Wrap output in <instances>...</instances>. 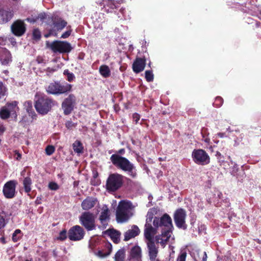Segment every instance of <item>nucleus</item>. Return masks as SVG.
Listing matches in <instances>:
<instances>
[{
	"mask_svg": "<svg viewBox=\"0 0 261 261\" xmlns=\"http://www.w3.org/2000/svg\"><path fill=\"white\" fill-rule=\"evenodd\" d=\"M152 218L153 213L151 212L147 213L144 233L147 240L146 244L149 259L150 261H156V260H159L156 258L158 254V248L153 241V236L155 234V230L152 228L151 221Z\"/></svg>",
	"mask_w": 261,
	"mask_h": 261,
	"instance_id": "1",
	"label": "nucleus"
},
{
	"mask_svg": "<svg viewBox=\"0 0 261 261\" xmlns=\"http://www.w3.org/2000/svg\"><path fill=\"white\" fill-rule=\"evenodd\" d=\"M110 160L115 166L126 172L132 177L135 178L136 176V167L127 159L118 154H113L111 156Z\"/></svg>",
	"mask_w": 261,
	"mask_h": 261,
	"instance_id": "2",
	"label": "nucleus"
},
{
	"mask_svg": "<svg viewBox=\"0 0 261 261\" xmlns=\"http://www.w3.org/2000/svg\"><path fill=\"white\" fill-rule=\"evenodd\" d=\"M132 204L129 201H121L119 202L117 211L116 218L118 222H124L133 215Z\"/></svg>",
	"mask_w": 261,
	"mask_h": 261,
	"instance_id": "3",
	"label": "nucleus"
},
{
	"mask_svg": "<svg viewBox=\"0 0 261 261\" xmlns=\"http://www.w3.org/2000/svg\"><path fill=\"white\" fill-rule=\"evenodd\" d=\"M124 177L119 173L110 174L106 181V189L109 192H115L123 185Z\"/></svg>",
	"mask_w": 261,
	"mask_h": 261,
	"instance_id": "4",
	"label": "nucleus"
},
{
	"mask_svg": "<svg viewBox=\"0 0 261 261\" xmlns=\"http://www.w3.org/2000/svg\"><path fill=\"white\" fill-rule=\"evenodd\" d=\"M151 212L153 213L152 210H150L148 212ZM154 214H153V216ZM152 222L153 226H152V228L154 229L155 230V234L157 232V228L159 227H161L162 229V231L164 230H171V229L173 227L172 223V219L171 217L167 214H165L162 217L160 218H158L156 217H153L152 219L151 223Z\"/></svg>",
	"mask_w": 261,
	"mask_h": 261,
	"instance_id": "5",
	"label": "nucleus"
},
{
	"mask_svg": "<svg viewBox=\"0 0 261 261\" xmlns=\"http://www.w3.org/2000/svg\"><path fill=\"white\" fill-rule=\"evenodd\" d=\"M53 106V100L45 95L39 96L35 101V109L41 115L46 114Z\"/></svg>",
	"mask_w": 261,
	"mask_h": 261,
	"instance_id": "6",
	"label": "nucleus"
},
{
	"mask_svg": "<svg viewBox=\"0 0 261 261\" xmlns=\"http://www.w3.org/2000/svg\"><path fill=\"white\" fill-rule=\"evenodd\" d=\"M46 46L54 54L69 53L72 49L70 44L68 42L59 40H55L51 42L47 41Z\"/></svg>",
	"mask_w": 261,
	"mask_h": 261,
	"instance_id": "7",
	"label": "nucleus"
},
{
	"mask_svg": "<svg viewBox=\"0 0 261 261\" xmlns=\"http://www.w3.org/2000/svg\"><path fill=\"white\" fill-rule=\"evenodd\" d=\"M72 85L68 83L60 84L58 82L50 83L46 88L47 93L58 95L71 91Z\"/></svg>",
	"mask_w": 261,
	"mask_h": 261,
	"instance_id": "8",
	"label": "nucleus"
},
{
	"mask_svg": "<svg viewBox=\"0 0 261 261\" xmlns=\"http://www.w3.org/2000/svg\"><path fill=\"white\" fill-rule=\"evenodd\" d=\"M80 223L88 230L91 231L96 228L95 216L90 212H84L79 217Z\"/></svg>",
	"mask_w": 261,
	"mask_h": 261,
	"instance_id": "9",
	"label": "nucleus"
},
{
	"mask_svg": "<svg viewBox=\"0 0 261 261\" xmlns=\"http://www.w3.org/2000/svg\"><path fill=\"white\" fill-rule=\"evenodd\" d=\"M193 161L197 164L205 165L210 163V158L208 154L203 149H194L192 153Z\"/></svg>",
	"mask_w": 261,
	"mask_h": 261,
	"instance_id": "10",
	"label": "nucleus"
},
{
	"mask_svg": "<svg viewBox=\"0 0 261 261\" xmlns=\"http://www.w3.org/2000/svg\"><path fill=\"white\" fill-rule=\"evenodd\" d=\"M17 185V181L15 180H9L4 185L3 193L5 198L12 199L15 197Z\"/></svg>",
	"mask_w": 261,
	"mask_h": 261,
	"instance_id": "11",
	"label": "nucleus"
},
{
	"mask_svg": "<svg viewBox=\"0 0 261 261\" xmlns=\"http://www.w3.org/2000/svg\"><path fill=\"white\" fill-rule=\"evenodd\" d=\"M186 212L182 208L177 210L174 214V220L176 226L179 228L186 229L187 225L186 224Z\"/></svg>",
	"mask_w": 261,
	"mask_h": 261,
	"instance_id": "12",
	"label": "nucleus"
},
{
	"mask_svg": "<svg viewBox=\"0 0 261 261\" xmlns=\"http://www.w3.org/2000/svg\"><path fill=\"white\" fill-rule=\"evenodd\" d=\"M85 236L84 229L79 225H75L72 227L68 231L69 239L73 241L81 240Z\"/></svg>",
	"mask_w": 261,
	"mask_h": 261,
	"instance_id": "13",
	"label": "nucleus"
},
{
	"mask_svg": "<svg viewBox=\"0 0 261 261\" xmlns=\"http://www.w3.org/2000/svg\"><path fill=\"white\" fill-rule=\"evenodd\" d=\"M12 33L16 36H22L26 31V25L23 20H17L11 25Z\"/></svg>",
	"mask_w": 261,
	"mask_h": 261,
	"instance_id": "14",
	"label": "nucleus"
},
{
	"mask_svg": "<svg viewBox=\"0 0 261 261\" xmlns=\"http://www.w3.org/2000/svg\"><path fill=\"white\" fill-rule=\"evenodd\" d=\"M171 230L162 231V234L155 237L157 243L160 244L163 247H165L168 242L172 243L174 238H171Z\"/></svg>",
	"mask_w": 261,
	"mask_h": 261,
	"instance_id": "15",
	"label": "nucleus"
},
{
	"mask_svg": "<svg viewBox=\"0 0 261 261\" xmlns=\"http://www.w3.org/2000/svg\"><path fill=\"white\" fill-rule=\"evenodd\" d=\"M75 101V96L70 94L62 102V107L65 115L69 114L73 109Z\"/></svg>",
	"mask_w": 261,
	"mask_h": 261,
	"instance_id": "16",
	"label": "nucleus"
},
{
	"mask_svg": "<svg viewBox=\"0 0 261 261\" xmlns=\"http://www.w3.org/2000/svg\"><path fill=\"white\" fill-rule=\"evenodd\" d=\"M11 53L5 48H0V63L2 65L7 66L12 62Z\"/></svg>",
	"mask_w": 261,
	"mask_h": 261,
	"instance_id": "17",
	"label": "nucleus"
},
{
	"mask_svg": "<svg viewBox=\"0 0 261 261\" xmlns=\"http://www.w3.org/2000/svg\"><path fill=\"white\" fill-rule=\"evenodd\" d=\"M97 3L103 6V11L107 13L112 12L118 7V3L113 0H103L102 2L98 1Z\"/></svg>",
	"mask_w": 261,
	"mask_h": 261,
	"instance_id": "18",
	"label": "nucleus"
},
{
	"mask_svg": "<svg viewBox=\"0 0 261 261\" xmlns=\"http://www.w3.org/2000/svg\"><path fill=\"white\" fill-rule=\"evenodd\" d=\"M13 11L8 8H0V23H5L13 17Z\"/></svg>",
	"mask_w": 261,
	"mask_h": 261,
	"instance_id": "19",
	"label": "nucleus"
},
{
	"mask_svg": "<svg viewBox=\"0 0 261 261\" xmlns=\"http://www.w3.org/2000/svg\"><path fill=\"white\" fill-rule=\"evenodd\" d=\"M142 250L140 247L135 246L130 251V261H142Z\"/></svg>",
	"mask_w": 261,
	"mask_h": 261,
	"instance_id": "20",
	"label": "nucleus"
},
{
	"mask_svg": "<svg viewBox=\"0 0 261 261\" xmlns=\"http://www.w3.org/2000/svg\"><path fill=\"white\" fill-rule=\"evenodd\" d=\"M109 218L110 212L109 208L107 205H103L101 208L99 220L103 226L106 227L107 225V221L109 220Z\"/></svg>",
	"mask_w": 261,
	"mask_h": 261,
	"instance_id": "21",
	"label": "nucleus"
},
{
	"mask_svg": "<svg viewBox=\"0 0 261 261\" xmlns=\"http://www.w3.org/2000/svg\"><path fill=\"white\" fill-rule=\"evenodd\" d=\"M145 60L142 58H137L133 64V69L135 73L142 71L145 67Z\"/></svg>",
	"mask_w": 261,
	"mask_h": 261,
	"instance_id": "22",
	"label": "nucleus"
},
{
	"mask_svg": "<svg viewBox=\"0 0 261 261\" xmlns=\"http://www.w3.org/2000/svg\"><path fill=\"white\" fill-rule=\"evenodd\" d=\"M140 232L139 227L137 225H133L130 229L124 233V241H128L132 238H135Z\"/></svg>",
	"mask_w": 261,
	"mask_h": 261,
	"instance_id": "23",
	"label": "nucleus"
},
{
	"mask_svg": "<svg viewBox=\"0 0 261 261\" xmlns=\"http://www.w3.org/2000/svg\"><path fill=\"white\" fill-rule=\"evenodd\" d=\"M97 200L96 198L88 197L82 202L81 206L84 210H89L93 207L96 204Z\"/></svg>",
	"mask_w": 261,
	"mask_h": 261,
	"instance_id": "24",
	"label": "nucleus"
},
{
	"mask_svg": "<svg viewBox=\"0 0 261 261\" xmlns=\"http://www.w3.org/2000/svg\"><path fill=\"white\" fill-rule=\"evenodd\" d=\"M18 102L16 101H14L11 102H8L6 104L5 107H7L8 111H10L11 115L16 116V112L18 111V107L17 106Z\"/></svg>",
	"mask_w": 261,
	"mask_h": 261,
	"instance_id": "25",
	"label": "nucleus"
},
{
	"mask_svg": "<svg viewBox=\"0 0 261 261\" xmlns=\"http://www.w3.org/2000/svg\"><path fill=\"white\" fill-rule=\"evenodd\" d=\"M106 233L111 238L114 242L117 243L119 242L120 236V233L119 231L113 229H108L106 231Z\"/></svg>",
	"mask_w": 261,
	"mask_h": 261,
	"instance_id": "26",
	"label": "nucleus"
},
{
	"mask_svg": "<svg viewBox=\"0 0 261 261\" xmlns=\"http://www.w3.org/2000/svg\"><path fill=\"white\" fill-rule=\"evenodd\" d=\"M99 72L101 76L104 78L110 77L111 74L109 67L106 65H102L99 67Z\"/></svg>",
	"mask_w": 261,
	"mask_h": 261,
	"instance_id": "27",
	"label": "nucleus"
},
{
	"mask_svg": "<svg viewBox=\"0 0 261 261\" xmlns=\"http://www.w3.org/2000/svg\"><path fill=\"white\" fill-rule=\"evenodd\" d=\"M32 182L31 179L29 177H26L23 180V185L24 191L26 193H29L31 191V185Z\"/></svg>",
	"mask_w": 261,
	"mask_h": 261,
	"instance_id": "28",
	"label": "nucleus"
},
{
	"mask_svg": "<svg viewBox=\"0 0 261 261\" xmlns=\"http://www.w3.org/2000/svg\"><path fill=\"white\" fill-rule=\"evenodd\" d=\"M125 257V250L124 249H120L116 252L115 256V261H124Z\"/></svg>",
	"mask_w": 261,
	"mask_h": 261,
	"instance_id": "29",
	"label": "nucleus"
},
{
	"mask_svg": "<svg viewBox=\"0 0 261 261\" xmlns=\"http://www.w3.org/2000/svg\"><path fill=\"white\" fill-rule=\"evenodd\" d=\"M73 149L74 151L77 153H81L83 151V147L82 144L80 141H75L73 145Z\"/></svg>",
	"mask_w": 261,
	"mask_h": 261,
	"instance_id": "30",
	"label": "nucleus"
},
{
	"mask_svg": "<svg viewBox=\"0 0 261 261\" xmlns=\"http://www.w3.org/2000/svg\"><path fill=\"white\" fill-rule=\"evenodd\" d=\"M216 156L220 165L223 167L224 169H226L227 168V166L226 165L227 163L224 160L223 156L221 154V153L219 151H217Z\"/></svg>",
	"mask_w": 261,
	"mask_h": 261,
	"instance_id": "31",
	"label": "nucleus"
},
{
	"mask_svg": "<svg viewBox=\"0 0 261 261\" xmlns=\"http://www.w3.org/2000/svg\"><path fill=\"white\" fill-rule=\"evenodd\" d=\"M11 114L10 111H8L6 107H3L0 111V117L3 119L8 118Z\"/></svg>",
	"mask_w": 261,
	"mask_h": 261,
	"instance_id": "32",
	"label": "nucleus"
},
{
	"mask_svg": "<svg viewBox=\"0 0 261 261\" xmlns=\"http://www.w3.org/2000/svg\"><path fill=\"white\" fill-rule=\"evenodd\" d=\"M24 106L26 108L27 111L30 115L31 114L32 117L33 116H36L35 112L33 111L32 109V102L31 101H27L24 103Z\"/></svg>",
	"mask_w": 261,
	"mask_h": 261,
	"instance_id": "33",
	"label": "nucleus"
},
{
	"mask_svg": "<svg viewBox=\"0 0 261 261\" xmlns=\"http://www.w3.org/2000/svg\"><path fill=\"white\" fill-rule=\"evenodd\" d=\"M22 234L20 229H16L14 231L12 235V240L14 242H17L22 237Z\"/></svg>",
	"mask_w": 261,
	"mask_h": 261,
	"instance_id": "34",
	"label": "nucleus"
},
{
	"mask_svg": "<svg viewBox=\"0 0 261 261\" xmlns=\"http://www.w3.org/2000/svg\"><path fill=\"white\" fill-rule=\"evenodd\" d=\"M67 24V22L63 20L54 23V28L57 30H62Z\"/></svg>",
	"mask_w": 261,
	"mask_h": 261,
	"instance_id": "35",
	"label": "nucleus"
},
{
	"mask_svg": "<svg viewBox=\"0 0 261 261\" xmlns=\"http://www.w3.org/2000/svg\"><path fill=\"white\" fill-rule=\"evenodd\" d=\"M230 163L232 165V167L230 168V173L233 176H236L239 170L238 165L231 160L230 161Z\"/></svg>",
	"mask_w": 261,
	"mask_h": 261,
	"instance_id": "36",
	"label": "nucleus"
},
{
	"mask_svg": "<svg viewBox=\"0 0 261 261\" xmlns=\"http://www.w3.org/2000/svg\"><path fill=\"white\" fill-rule=\"evenodd\" d=\"M111 247L107 251H103L102 250H99L96 253V255L100 258H104L110 255L111 252Z\"/></svg>",
	"mask_w": 261,
	"mask_h": 261,
	"instance_id": "37",
	"label": "nucleus"
},
{
	"mask_svg": "<svg viewBox=\"0 0 261 261\" xmlns=\"http://www.w3.org/2000/svg\"><path fill=\"white\" fill-rule=\"evenodd\" d=\"M145 79L147 82H152L153 80V74L152 71L146 70L145 71Z\"/></svg>",
	"mask_w": 261,
	"mask_h": 261,
	"instance_id": "38",
	"label": "nucleus"
},
{
	"mask_svg": "<svg viewBox=\"0 0 261 261\" xmlns=\"http://www.w3.org/2000/svg\"><path fill=\"white\" fill-rule=\"evenodd\" d=\"M41 38V32L38 29H34L33 31V38L34 40H38Z\"/></svg>",
	"mask_w": 261,
	"mask_h": 261,
	"instance_id": "39",
	"label": "nucleus"
},
{
	"mask_svg": "<svg viewBox=\"0 0 261 261\" xmlns=\"http://www.w3.org/2000/svg\"><path fill=\"white\" fill-rule=\"evenodd\" d=\"M64 74L67 75V80L69 82L72 81L75 78L74 75L69 71L68 70H65L64 71Z\"/></svg>",
	"mask_w": 261,
	"mask_h": 261,
	"instance_id": "40",
	"label": "nucleus"
},
{
	"mask_svg": "<svg viewBox=\"0 0 261 261\" xmlns=\"http://www.w3.org/2000/svg\"><path fill=\"white\" fill-rule=\"evenodd\" d=\"M55 147L52 145H48L45 148V153L48 155H51L55 152Z\"/></svg>",
	"mask_w": 261,
	"mask_h": 261,
	"instance_id": "41",
	"label": "nucleus"
},
{
	"mask_svg": "<svg viewBox=\"0 0 261 261\" xmlns=\"http://www.w3.org/2000/svg\"><path fill=\"white\" fill-rule=\"evenodd\" d=\"M223 102V100L222 97H217L215 99L214 105L216 107H220L222 105Z\"/></svg>",
	"mask_w": 261,
	"mask_h": 261,
	"instance_id": "42",
	"label": "nucleus"
},
{
	"mask_svg": "<svg viewBox=\"0 0 261 261\" xmlns=\"http://www.w3.org/2000/svg\"><path fill=\"white\" fill-rule=\"evenodd\" d=\"M6 92V88L2 82H0V99L5 96Z\"/></svg>",
	"mask_w": 261,
	"mask_h": 261,
	"instance_id": "43",
	"label": "nucleus"
},
{
	"mask_svg": "<svg viewBox=\"0 0 261 261\" xmlns=\"http://www.w3.org/2000/svg\"><path fill=\"white\" fill-rule=\"evenodd\" d=\"M66 238H67L66 231L65 230H63L62 231H61L60 232L59 236L57 237V239L61 240V241H63V240H65L66 239Z\"/></svg>",
	"mask_w": 261,
	"mask_h": 261,
	"instance_id": "44",
	"label": "nucleus"
},
{
	"mask_svg": "<svg viewBox=\"0 0 261 261\" xmlns=\"http://www.w3.org/2000/svg\"><path fill=\"white\" fill-rule=\"evenodd\" d=\"M187 253L186 252H182L180 253L176 259V261H186Z\"/></svg>",
	"mask_w": 261,
	"mask_h": 261,
	"instance_id": "45",
	"label": "nucleus"
},
{
	"mask_svg": "<svg viewBox=\"0 0 261 261\" xmlns=\"http://www.w3.org/2000/svg\"><path fill=\"white\" fill-rule=\"evenodd\" d=\"M48 188L51 190H57L59 187L56 182H50L48 184Z\"/></svg>",
	"mask_w": 261,
	"mask_h": 261,
	"instance_id": "46",
	"label": "nucleus"
},
{
	"mask_svg": "<svg viewBox=\"0 0 261 261\" xmlns=\"http://www.w3.org/2000/svg\"><path fill=\"white\" fill-rule=\"evenodd\" d=\"M65 126L67 128L70 129L73 127H74L75 124L71 121H67L65 123Z\"/></svg>",
	"mask_w": 261,
	"mask_h": 261,
	"instance_id": "47",
	"label": "nucleus"
},
{
	"mask_svg": "<svg viewBox=\"0 0 261 261\" xmlns=\"http://www.w3.org/2000/svg\"><path fill=\"white\" fill-rule=\"evenodd\" d=\"M70 34H71V31H67L62 35L61 38H64V39L67 38L70 35Z\"/></svg>",
	"mask_w": 261,
	"mask_h": 261,
	"instance_id": "48",
	"label": "nucleus"
},
{
	"mask_svg": "<svg viewBox=\"0 0 261 261\" xmlns=\"http://www.w3.org/2000/svg\"><path fill=\"white\" fill-rule=\"evenodd\" d=\"M38 18V17L27 18L25 20L30 23H34L37 21Z\"/></svg>",
	"mask_w": 261,
	"mask_h": 261,
	"instance_id": "49",
	"label": "nucleus"
},
{
	"mask_svg": "<svg viewBox=\"0 0 261 261\" xmlns=\"http://www.w3.org/2000/svg\"><path fill=\"white\" fill-rule=\"evenodd\" d=\"M133 119H134V121L136 122V123H137L140 119L139 115L137 113L134 114H133Z\"/></svg>",
	"mask_w": 261,
	"mask_h": 261,
	"instance_id": "50",
	"label": "nucleus"
},
{
	"mask_svg": "<svg viewBox=\"0 0 261 261\" xmlns=\"http://www.w3.org/2000/svg\"><path fill=\"white\" fill-rule=\"evenodd\" d=\"M202 140L207 144H209L210 142V139L208 137H205L204 136H203Z\"/></svg>",
	"mask_w": 261,
	"mask_h": 261,
	"instance_id": "51",
	"label": "nucleus"
},
{
	"mask_svg": "<svg viewBox=\"0 0 261 261\" xmlns=\"http://www.w3.org/2000/svg\"><path fill=\"white\" fill-rule=\"evenodd\" d=\"M217 136L221 138L226 137L225 134L223 133H219L217 134Z\"/></svg>",
	"mask_w": 261,
	"mask_h": 261,
	"instance_id": "52",
	"label": "nucleus"
},
{
	"mask_svg": "<svg viewBox=\"0 0 261 261\" xmlns=\"http://www.w3.org/2000/svg\"><path fill=\"white\" fill-rule=\"evenodd\" d=\"M125 149H123V148H122V149H119V150L118 151L117 153H118V154H124V153H125Z\"/></svg>",
	"mask_w": 261,
	"mask_h": 261,
	"instance_id": "53",
	"label": "nucleus"
},
{
	"mask_svg": "<svg viewBox=\"0 0 261 261\" xmlns=\"http://www.w3.org/2000/svg\"><path fill=\"white\" fill-rule=\"evenodd\" d=\"M207 255L205 252H204V255L202 258V261H206Z\"/></svg>",
	"mask_w": 261,
	"mask_h": 261,
	"instance_id": "54",
	"label": "nucleus"
},
{
	"mask_svg": "<svg viewBox=\"0 0 261 261\" xmlns=\"http://www.w3.org/2000/svg\"><path fill=\"white\" fill-rule=\"evenodd\" d=\"M0 240L2 242V243H3V244H5L6 243L5 238L4 237L1 238H0Z\"/></svg>",
	"mask_w": 261,
	"mask_h": 261,
	"instance_id": "55",
	"label": "nucleus"
},
{
	"mask_svg": "<svg viewBox=\"0 0 261 261\" xmlns=\"http://www.w3.org/2000/svg\"><path fill=\"white\" fill-rule=\"evenodd\" d=\"M55 71V69H53V68H48L47 69V71L48 72H53Z\"/></svg>",
	"mask_w": 261,
	"mask_h": 261,
	"instance_id": "56",
	"label": "nucleus"
},
{
	"mask_svg": "<svg viewBox=\"0 0 261 261\" xmlns=\"http://www.w3.org/2000/svg\"><path fill=\"white\" fill-rule=\"evenodd\" d=\"M169 248H170V250H171L172 253H174V251L173 250L174 247L171 245H169Z\"/></svg>",
	"mask_w": 261,
	"mask_h": 261,
	"instance_id": "57",
	"label": "nucleus"
},
{
	"mask_svg": "<svg viewBox=\"0 0 261 261\" xmlns=\"http://www.w3.org/2000/svg\"><path fill=\"white\" fill-rule=\"evenodd\" d=\"M4 132V129L2 127H0V133H3Z\"/></svg>",
	"mask_w": 261,
	"mask_h": 261,
	"instance_id": "58",
	"label": "nucleus"
},
{
	"mask_svg": "<svg viewBox=\"0 0 261 261\" xmlns=\"http://www.w3.org/2000/svg\"><path fill=\"white\" fill-rule=\"evenodd\" d=\"M148 199L149 200H151L152 199V196L151 195H149L148 196Z\"/></svg>",
	"mask_w": 261,
	"mask_h": 261,
	"instance_id": "59",
	"label": "nucleus"
},
{
	"mask_svg": "<svg viewBox=\"0 0 261 261\" xmlns=\"http://www.w3.org/2000/svg\"><path fill=\"white\" fill-rule=\"evenodd\" d=\"M21 155L20 154L18 155V157L17 158V159H18V158H20Z\"/></svg>",
	"mask_w": 261,
	"mask_h": 261,
	"instance_id": "60",
	"label": "nucleus"
},
{
	"mask_svg": "<svg viewBox=\"0 0 261 261\" xmlns=\"http://www.w3.org/2000/svg\"><path fill=\"white\" fill-rule=\"evenodd\" d=\"M49 36V34H47L45 35V37H48Z\"/></svg>",
	"mask_w": 261,
	"mask_h": 261,
	"instance_id": "61",
	"label": "nucleus"
},
{
	"mask_svg": "<svg viewBox=\"0 0 261 261\" xmlns=\"http://www.w3.org/2000/svg\"><path fill=\"white\" fill-rule=\"evenodd\" d=\"M227 130L228 131H230V127H229L228 128H227Z\"/></svg>",
	"mask_w": 261,
	"mask_h": 261,
	"instance_id": "62",
	"label": "nucleus"
},
{
	"mask_svg": "<svg viewBox=\"0 0 261 261\" xmlns=\"http://www.w3.org/2000/svg\"><path fill=\"white\" fill-rule=\"evenodd\" d=\"M8 71L7 70H5V73H8Z\"/></svg>",
	"mask_w": 261,
	"mask_h": 261,
	"instance_id": "63",
	"label": "nucleus"
},
{
	"mask_svg": "<svg viewBox=\"0 0 261 261\" xmlns=\"http://www.w3.org/2000/svg\"><path fill=\"white\" fill-rule=\"evenodd\" d=\"M25 261H32V260H28V259H27L25 260Z\"/></svg>",
	"mask_w": 261,
	"mask_h": 261,
	"instance_id": "64",
	"label": "nucleus"
}]
</instances>
